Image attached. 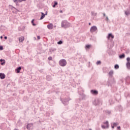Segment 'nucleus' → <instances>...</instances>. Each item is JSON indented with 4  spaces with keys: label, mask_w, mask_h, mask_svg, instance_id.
<instances>
[{
    "label": "nucleus",
    "mask_w": 130,
    "mask_h": 130,
    "mask_svg": "<svg viewBox=\"0 0 130 130\" xmlns=\"http://www.w3.org/2000/svg\"><path fill=\"white\" fill-rule=\"evenodd\" d=\"M54 28H55L56 27V25L54 26Z\"/></svg>",
    "instance_id": "40"
},
{
    "label": "nucleus",
    "mask_w": 130,
    "mask_h": 130,
    "mask_svg": "<svg viewBox=\"0 0 130 130\" xmlns=\"http://www.w3.org/2000/svg\"><path fill=\"white\" fill-rule=\"evenodd\" d=\"M96 15H97V13L92 12V16H96Z\"/></svg>",
    "instance_id": "27"
},
{
    "label": "nucleus",
    "mask_w": 130,
    "mask_h": 130,
    "mask_svg": "<svg viewBox=\"0 0 130 130\" xmlns=\"http://www.w3.org/2000/svg\"><path fill=\"white\" fill-rule=\"evenodd\" d=\"M117 128H118V129H120V126H118Z\"/></svg>",
    "instance_id": "35"
},
{
    "label": "nucleus",
    "mask_w": 130,
    "mask_h": 130,
    "mask_svg": "<svg viewBox=\"0 0 130 130\" xmlns=\"http://www.w3.org/2000/svg\"><path fill=\"white\" fill-rule=\"evenodd\" d=\"M21 69H22V68H21V67L18 68L16 69V73H17V74H19V73H20V71H21Z\"/></svg>",
    "instance_id": "15"
},
{
    "label": "nucleus",
    "mask_w": 130,
    "mask_h": 130,
    "mask_svg": "<svg viewBox=\"0 0 130 130\" xmlns=\"http://www.w3.org/2000/svg\"><path fill=\"white\" fill-rule=\"evenodd\" d=\"M125 57V55H124V54H123L119 56V58H124V57Z\"/></svg>",
    "instance_id": "16"
},
{
    "label": "nucleus",
    "mask_w": 130,
    "mask_h": 130,
    "mask_svg": "<svg viewBox=\"0 0 130 130\" xmlns=\"http://www.w3.org/2000/svg\"><path fill=\"white\" fill-rule=\"evenodd\" d=\"M90 47H91L90 45H87L85 46V49H89V48H90Z\"/></svg>",
    "instance_id": "18"
},
{
    "label": "nucleus",
    "mask_w": 130,
    "mask_h": 130,
    "mask_svg": "<svg viewBox=\"0 0 130 130\" xmlns=\"http://www.w3.org/2000/svg\"><path fill=\"white\" fill-rule=\"evenodd\" d=\"M110 37H111V38H112V39L114 38V36H113L112 35V34H109V35H108V36L107 37L108 39H110Z\"/></svg>",
    "instance_id": "12"
},
{
    "label": "nucleus",
    "mask_w": 130,
    "mask_h": 130,
    "mask_svg": "<svg viewBox=\"0 0 130 130\" xmlns=\"http://www.w3.org/2000/svg\"><path fill=\"white\" fill-rule=\"evenodd\" d=\"M95 105H97V104H95Z\"/></svg>",
    "instance_id": "44"
},
{
    "label": "nucleus",
    "mask_w": 130,
    "mask_h": 130,
    "mask_svg": "<svg viewBox=\"0 0 130 130\" xmlns=\"http://www.w3.org/2000/svg\"><path fill=\"white\" fill-rule=\"evenodd\" d=\"M113 126H116L117 125H118V123L116 122V123H113L112 124Z\"/></svg>",
    "instance_id": "22"
},
{
    "label": "nucleus",
    "mask_w": 130,
    "mask_h": 130,
    "mask_svg": "<svg viewBox=\"0 0 130 130\" xmlns=\"http://www.w3.org/2000/svg\"><path fill=\"white\" fill-rule=\"evenodd\" d=\"M35 39H36V38H35Z\"/></svg>",
    "instance_id": "46"
},
{
    "label": "nucleus",
    "mask_w": 130,
    "mask_h": 130,
    "mask_svg": "<svg viewBox=\"0 0 130 130\" xmlns=\"http://www.w3.org/2000/svg\"><path fill=\"white\" fill-rule=\"evenodd\" d=\"M111 125H112V128H114V126L112 124H111Z\"/></svg>",
    "instance_id": "33"
},
{
    "label": "nucleus",
    "mask_w": 130,
    "mask_h": 130,
    "mask_svg": "<svg viewBox=\"0 0 130 130\" xmlns=\"http://www.w3.org/2000/svg\"><path fill=\"white\" fill-rule=\"evenodd\" d=\"M91 33H94V32H96L97 31V26H93L90 28V30Z\"/></svg>",
    "instance_id": "4"
},
{
    "label": "nucleus",
    "mask_w": 130,
    "mask_h": 130,
    "mask_svg": "<svg viewBox=\"0 0 130 130\" xmlns=\"http://www.w3.org/2000/svg\"><path fill=\"white\" fill-rule=\"evenodd\" d=\"M103 15H104V17H105V16H106V15L105 14V13H104Z\"/></svg>",
    "instance_id": "37"
},
{
    "label": "nucleus",
    "mask_w": 130,
    "mask_h": 130,
    "mask_svg": "<svg viewBox=\"0 0 130 130\" xmlns=\"http://www.w3.org/2000/svg\"><path fill=\"white\" fill-rule=\"evenodd\" d=\"M71 99H70V98H68V100L65 99L62 102L63 104H64V105H68L69 104V101Z\"/></svg>",
    "instance_id": "5"
},
{
    "label": "nucleus",
    "mask_w": 130,
    "mask_h": 130,
    "mask_svg": "<svg viewBox=\"0 0 130 130\" xmlns=\"http://www.w3.org/2000/svg\"><path fill=\"white\" fill-rule=\"evenodd\" d=\"M102 127L104 129L108 128L109 127V124H108V121H106L104 123V124L102 125Z\"/></svg>",
    "instance_id": "3"
},
{
    "label": "nucleus",
    "mask_w": 130,
    "mask_h": 130,
    "mask_svg": "<svg viewBox=\"0 0 130 130\" xmlns=\"http://www.w3.org/2000/svg\"><path fill=\"white\" fill-rule=\"evenodd\" d=\"M0 61H1L2 62L1 63L2 66H4L6 63V61H5V59H0Z\"/></svg>",
    "instance_id": "13"
},
{
    "label": "nucleus",
    "mask_w": 130,
    "mask_h": 130,
    "mask_svg": "<svg viewBox=\"0 0 130 130\" xmlns=\"http://www.w3.org/2000/svg\"><path fill=\"white\" fill-rule=\"evenodd\" d=\"M0 38L1 39H3V36H1Z\"/></svg>",
    "instance_id": "39"
},
{
    "label": "nucleus",
    "mask_w": 130,
    "mask_h": 130,
    "mask_svg": "<svg viewBox=\"0 0 130 130\" xmlns=\"http://www.w3.org/2000/svg\"><path fill=\"white\" fill-rule=\"evenodd\" d=\"M60 13H62V11H60Z\"/></svg>",
    "instance_id": "42"
},
{
    "label": "nucleus",
    "mask_w": 130,
    "mask_h": 130,
    "mask_svg": "<svg viewBox=\"0 0 130 130\" xmlns=\"http://www.w3.org/2000/svg\"><path fill=\"white\" fill-rule=\"evenodd\" d=\"M4 38H5V39H8V37H5Z\"/></svg>",
    "instance_id": "36"
},
{
    "label": "nucleus",
    "mask_w": 130,
    "mask_h": 130,
    "mask_svg": "<svg viewBox=\"0 0 130 130\" xmlns=\"http://www.w3.org/2000/svg\"><path fill=\"white\" fill-rule=\"evenodd\" d=\"M100 63H101V61H98L97 62H96V64H100Z\"/></svg>",
    "instance_id": "29"
},
{
    "label": "nucleus",
    "mask_w": 130,
    "mask_h": 130,
    "mask_svg": "<svg viewBox=\"0 0 130 130\" xmlns=\"http://www.w3.org/2000/svg\"><path fill=\"white\" fill-rule=\"evenodd\" d=\"M17 1H19L20 3L22 2H26V0H13L14 3H16Z\"/></svg>",
    "instance_id": "17"
},
{
    "label": "nucleus",
    "mask_w": 130,
    "mask_h": 130,
    "mask_svg": "<svg viewBox=\"0 0 130 130\" xmlns=\"http://www.w3.org/2000/svg\"><path fill=\"white\" fill-rule=\"evenodd\" d=\"M48 60H52V57H48Z\"/></svg>",
    "instance_id": "30"
},
{
    "label": "nucleus",
    "mask_w": 130,
    "mask_h": 130,
    "mask_svg": "<svg viewBox=\"0 0 130 130\" xmlns=\"http://www.w3.org/2000/svg\"><path fill=\"white\" fill-rule=\"evenodd\" d=\"M45 15H47V13H46Z\"/></svg>",
    "instance_id": "43"
},
{
    "label": "nucleus",
    "mask_w": 130,
    "mask_h": 130,
    "mask_svg": "<svg viewBox=\"0 0 130 130\" xmlns=\"http://www.w3.org/2000/svg\"><path fill=\"white\" fill-rule=\"evenodd\" d=\"M125 15H126V16H127V15H129L130 12L129 11H126V12H125Z\"/></svg>",
    "instance_id": "21"
},
{
    "label": "nucleus",
    "mask_w": 130,
    "mask_h": 130,
    "mask_svg": "<svg viewBox=\"0 0 130 130\" xmlns=\"http://www.w3.org/2000/svg\"><path fill=\"white\" fill-rule=\"evenodd\" d=\"M57 44H62V41H59L58 42Z\"/></svg>",
    "instance_id": "25"
},
{
    "label": "nucleus",
    "mask_w": 130,
    "mask_h": 130,
    "mask_svg": "<svg viewBox=\"0 0 130 130\" xmlns=\"http://www.w3.org/2000/svg\"><path fill=\"white\" fill-rule=\"evenodd\" d=\"M53 24L52 23H50L47 25V28L49 29V30H52L53 29Z\"/></svg>",
    "instance_id": "7"
},
{
    "label": "nucleus",
    "mask_w": 130,
    "mask_h": 130,
    "mask_svg": "<svg viewBox=\"0 0 130 130\" xmlns=\"http://www.w3.org/2000/svg\"><path fill=\"white\" fill-rule=\"evenodd\" d=\"M59 64L61 67H66L67 66V60L66 59H61L59 61Z\"/></svg>",
    "instance_id": "2"
},
{
    "label": "nucleus",
    "mask_w": 130,
    "mask_h": 130,
    "mask_svg": "<svg viewBox=\"0 0 130 130\" xmlns=\"http://www.w3.org/2000/svg\"><path fill=\"white\" fill-rule=\"evenodd\" d=\"M56 50V49L53 48L51 49V51H55Z\"/></svg>",
    "instance_id": "28"
},
{
    "label": "nucleus",
    "mask_w": 130,
    "mask_h": 130,
    "mask_svg": "<svg viewBox=\"0 0 130 130\" xmlns=\"http://www.w3.org/2000/svg\"><path fill=\"white\" fill-rule=\"evenodd\" d=\"M0 78L2 80H3V79H5L6 78V75L5 74L0 73Z\"/></svg>",
    "instance_id": "10"
},
{
    "label": "nucleus",
    "mask_w": 130,
    "mask_h": 130,
    "mask_svg": "<svg viewBox=\"0 0 130 130\" xmlns=\"http://www.w3.org/2000/svg\"><path fill=\"white\" fill-rule=\"evenodd\" d=\"M109 76H112L113 75V71L111 70V71L109 72Z\"/></svg>",
    "instance_id": "20"
},
{
    "label": "nucleus",
    "mask_w": 130,
    "mask_h": 130,
    "mask_svg": "<svg viewBox=\"0 0 130 130\" xmlns=\"http://www.w3.org/2000/svg\"><path fill=\"white\" fill-rule=\"evenodd\" d=\"M114 68H115L116 70H117V69H119V66H118V64H116V65H115V66H114Z\"/></svg>",
    "instance_id": "19"
},
{
    "label": "nucleus",
    "mask_w": 130,
    "mask_h": 130,
    "mask_svg": "<svg viewBox=\"0 0 130 130\" xmlns=\"http://www.w3.org/2000/svg\"><path fill=\"white\" fill-rule=\"evenodd\" d=\"M126 60H127V62H130V58L129 57H127L126 58Z\"/></svg>",
    "instance_id": "26"
},
{
    "label": "nucleus",
    "mask_w": 130,
    "mask_h": 130,
    "mask_svg": "<svg viewBox=\"0 0 130 130\" xmlns=\"http://www.w3.org/2000/svg\"><path fill=\"white\" fill-rule=\"evenodd\" d=\"M12 9H16V8H15V7H14L13 6H12Z\"/></svg>",
    "instance_id": "38"
},
{
    "label": "nucleus",
    "mask_w": 130,
    "mask_h": 130,
    "mask_svg": "<svg viewBox=\"0 0 130 130\" xmlns=\"http://www.w3.org/2000/svg\"><path fill=\"white\" fill-rule=\"evenodd\" d=\"M55 6H57V2H55L54 5L53 6V8H55Z\"/></svg>",
    "instance_id": "23"
},
{
    "label": "nucleus",
    "mask_w": 130,
    "mask_h": 130,
    "mask_svg": "<svg viewBox=\"0 0 130 130\" xmlns=\"http://www.w3.org/2000/svg\"><path fill=\"white\" fill-rule=\"evenodd\" d=\"M89 130H92V129H89Z\"/></svg>",
    "instance_id": "45"
},
{
    "label": "nucleus",
    "mask_w": 130,
    "mask_h": 130,
    "mask_svg": "<svg viewBox=\"0 0 130 130\" xmlns=\"http://www.w3.org/2000/svg\"><path fill=\"white\" fill-rule=\"evenodd\" d=\"M31 23H32L33 26H36V24H34V19L32 20Z\"/></svg>",
    "instance_id": "24"
},
{
    "label": "nucleus",
    "mask_w": 130,
    "mask_h": 130,
    "mask_svg": "<svg viewBox=\"0 0 130 130\" xmlns=\"http://www.w3.org/2000/svg\"><path fill=\"white\" fill-rule=\"evenodd\" d=\"M61 27L62 28H64L65 29L69 28V27H71V23L68 22L67 20H63L61 22Z\"/></svg>",
    "instance_id": "1"
},
{
    "label": "nucleus",
    "mask_w": 130,
    "mask_h": 130,
    "mask_svg": "<svg viewBox=\"0 0 130 130\" xmlns=\"http://www.w3.org/2000/svg\"><path fill=\"white\" fill-rule=\"evenodd\" d=\"M0 50H3V47L2 46L0 47Z\"/></svg>",
    "instance_id": "32"
},
{
    "label": "nucleus",
    "mask_w": 130,
    "mask_h": 130,
    "mask_svg": "<svg viewBox=\"0 0 130 130\" xmlns=\"http://www.w3.org/2000/svg\"><path fill=\"white\" fill-rule=\"evenodd\" d=\"M89 25H91V23H89Z\"/></svg>",
    "instance_id": "41"
},
{
    "label": "nucleus",
    "mask_w": 130,
    "mask_h": 130,
    "mask_svg": "<svg viewBox=\"0 0 130 130\" xmlns=\"http://www.w3.org/2000/svg\"><path fill=\"white\" fill-rule=\"evenodd\" d=\"M91 94L93 95H98V91L97 90H90Z\"/></svg>",
    "instance_id": "8"
},
{
    "label": "nucleus",
    "mask_w": 130,
    "mask_h": 130,
    "mask_svg": "<svg viewBox=\"0 0 130 130\" xmlns=\"http://www.w3.org/2000/svg\"><path fill=\"white\" fill-rule=\"evenodd\" d=\"M108 20H109V19H108V17H106V20H107V21H108Z\"/></svg>",
    "instance_id": "34"
},
{
    "label": "nucleus",
    "mask_w": 130,
    "mask_h": 130,
    "mask_svg": "<svg viewBox=\"0 0 130 130\" xmlns=\"http://www.w3.org/2000/svg\"><path fill=\"white\" fill-rule=\"evenodd\" d=\"M24 39H25V38H24L23 36H21L18 38V40H19V42H23L24 41Z\"/></svg>",
    "instance_id": "9"
},
{
    "label": "nucleus",
    "mask_w": 130,
    "mask_h": 130,
    "mask_svg": "<svg viewBox=\"0 0 130 130\" xmlns=\"http://www.w3.org/2000/svg\"><path fill=\"white\" fill-rule=\"evenodd\" d=\"M126 67H127V69H128V70H130V62H127Z\"/></svg>",
    "instance_id": "14"
},
{
    "label": "nucleus",
    "mask_w": 130,
    "mask_h": 130,
    "mask_svg": "<svg viewBox=\"0 0 130 130\" xmlns=\"http://www.w3.org/2000/svg\"><path fill=\"white\" fill-rule=\"evenodd\" d=\"M37 38H38V39L39 40V39H40V36H38L37 37Z\"/></svg>",
    "instance_id": "31"
},
{
    "label": "nucleus",
    "mask_w": 130,
    "mask_h": 130,
    "mask_svg": "<svg viewBox=\"0 0 130 130\" xmlns=\"http://www.w3.org/2000/svg\"><path fill=\"white\" fill-rule=\"evenodd\" d=\"M26 128L28 130L33 128V123H29L27 125Z\"/></svg>",
    "instance_id": "6"
},
{
    "label": "nucleus",
    "mask_w": 130,
    "mask_h": 130,
    "mask_svg": "<svg viewBox=\"0 0 130 130\" xmlns=\"http://www.w3.org/2000/svg\"><path fill=\"white\" fill-rule=\"evenodd\" d=\"M41 14H42V16L41 17L40 19L42 20L44 19V18H45V14H44L43 12H41Z\"/></svg>",
    "instance_id": "11"
}]
</instances>
